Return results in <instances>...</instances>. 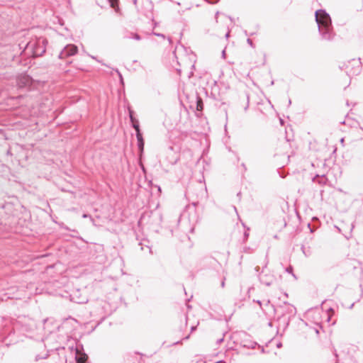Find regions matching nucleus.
I'll return each mask as SVG.
<instances>
[{
  "label": "nucleus",
  "mask_w": 363,
  "mask_h": 363,
  "mask_svg": "<svg viewBox=\"0 0 363 363\" xmlns=\"http://www.w3.org/2000/svg\"><path fill=\"white\" fill-rule=\"evenodd\" d=\"M168 40H169V43H172V40H171V38H168Z\"/></svg>",
  "instance_id": "nucleus-38"
},
{
  "label": "nucleus",
  "mask_w": 363,
  "mask_h": 363,
  "mask_svg": "<svg viewBox=\"0 0 363 363\" xmlns=\"http://www.w3.org/2000/svg\"><path fill=\"white\" fill-rule=\"evenodd\" d=\"M35 359H36V361H38L39 359H45V357H40L39 355H37Z\"/></svg>",
  "instance_id": "nucleus-23"
},
{
  "label": "nucleus",
  "mask_w": 363,
  "mask_h": 363,
  "mask_svg": "<svg viewBox=\"0 0 363 363\" xmlns=\"http://www.w3.org/2000/svg\"><path fill=\"white\" fill-rule=\"evenodd\" d=\"M153 34H154L155 35H157V36L161 37V38H162L163 39H164V38H165V35H164V34H162V33H153Z\"/></svg>",
  "instance_id": "nucleus-16"
},
{
  "label": "nucleus",
  "mask_w": 363,
  "mask_h": 363,
  "mask_svg": "<svg viewBox=\"0 0 363 363\" xmlns=\"http://www.w3.org/2000/svg\"><path fill=\"white\" fill-rule=\"evenodd\" d=\"M344 141H345L344 138H341V140H340V143H341V144H342V145H343Z\"/></svg>",
  "instance_id": "nucleus-29"
},
{
  "label": "nucleus",
  "mask_w": 363,
  "mask_h": 363,
  "mask_svg": "<svg viewBox=\"0 0 363 363\" xmlns=\"http://www.w3.org/2000/svg\"><path fill=\"white\" fill-rule=\"evenodd\" d=\"M229 36H230V31H228V32L226 33V35H225V38H229Z\"/></svg>",
  "instance_id": "nucleus-28"
},
{
  "label": "nucleus",
  "mask_w": 363,
  "mask_h": 363,
  "mask_svg": "<svg viewBox=\"0 0 363 363\" xmlns=\"http://www.w3.org/2000/svg\"><path fill=\"white\" fill-rule=\"evenodd\" d=\"M361 58H359L358 60H355L354 59H352L351 61L349 62V64H352V65H357L355 68L349 69V65H346L345 69L346 73L348 75H356L359 73L360 72V64H361Z\"/></svg>",
  "instance_id": "nucleus-6"
},
{
  "label": "nucleus",
  "mask_w": 363,
  "mask_h": 363,
  "mask_svg": "<svg viewBox=\"0 0 363 363\" xmlns=\"http://www.w3.org/2000/svg\"><path fill=\"white\" fill-rule=\"evenodd\" d=\"M132 123L133 128L135 129L136 132V138L138 140V147L140 152H143L145 145V141L143 138V135L141 133L139 121L136 119L133 121H130Z\"/></svg>",
  "instance_id": "nucleus-4"
},
{
  "label": "nucleus",
  "mask_w": 363,
  "mask_h": 363,
  "mask_svg": "<svg viewBox=\"0 0 363 363\" xmlns=\"http://www.w3.org/2000/svg\"><path fill=\"white\" fill-rule=\"evenodd\" d=\"M290 313H294V311H295L296 308L293 307L292 306H290Z\"/></svg>",
  "instance_id": "nucleus-22"
},
{
  "label": "nucleus",
  "mask_w": 363,
  "mask_h": 363,
  "mask_svg": "<svg viewBox=\"0 0 363 363\" xmlns=\"http://www.w3.org/2000/svg\"><path fill=\"white\" fill-rule=\"evenodd\" d=\"M78 52V48L74 44L67 45L59 54V58L65 59L67 57L76 55Z\"/></svg>",
  "instance_id": "nucleus-5"
},
{
  "label": "nucleus",
  "mask_w": 363,
  "mask_h": 363,
  "mask_svg": "<svg viewBox=\"0 0 363 363\" xmlns=\"http://www.w3.org/2000/svg\"><path fill=\"white\" fill-rule=\"evenodd\" d=\"M247 42L252 48L255 47L252 40L250 38H247Z\"/></svg>",
  "instance_id": "nucleus-17"
},
{
  "label": "nucleus",
  "mask_w": 363,
  "mask_h": 363,
  "mask_svg": "<svg viewBox=\"0 0 363 363\" xmlns=\"http://www.w3.org/2000/svg\"><path fill=\"white\" fill-rule=\"evenodd\" d=\"M216 363H225V362L224 361H223V360H220V361H218V362H217Z\"/></svg>",
  "instance_id": "nucleus-31"
},
{
  "label": "nucleus",
  "mask_w": 363,
  "mask_h": 363,
  "mask_svg": "<svg viewBox=\"0 0 363 363\" xmlns=\"http://www.w3.org/2000/svg\"><path fill=\"white\" fill-rule=\"evenodd\" d=\"M82 216H83V218H86V217H88V215L87 214H84Z\"/></svg>",
  "instance_id": "nucleus-34"
},
{
  "label": "nucleus",
  "mask_w": 363,
  "mask_h": 363,
  "mask_svg": "<svg viewBox=\"0 0 363 363\" xmlns=\"http://www.w3.org/2000/svg\"><path fill=\"white\" fill-rule=\"evenodd\" d=\"M362 129L363 130V128H362Z\"/></svg>",
  "instance_id": "nucleus-42"
},
{
  "label": "nucleus",
  "mask_w": 363,
  "mask_h": 363,
  "mask_svg": "<svg viewBox=\"0 0 363 363\" xmlns=\"http://www.w3.org/2000/svg\"><path fill=\"white\" fill-rule=\"evenodd\" d=\"M196 326H192V327L191 328V332H193L194 330H196Z\"/></svg>",
  "instance_id": "nucleus-27"
},
{
  "label": "nucleus",
  "mask_w": 363,
  "mask_h": 363,
  "mask_svg": "<svg viewBox=\"0 0 363 363\" xmlns=\"http://www.w3.org/2000/svg\"><path fill=\"white\" fill-rule=\"evenodd\" d=\"M119 77H120L121 82L123 84V79L122 75L120 73H119Z\"/></svg>",
  "instance_id": "nucleus-26"
},
{
  "label": "nucleus",
  "mask_w": 363,
  "mask_h": 363,
  "mask_svg": "<svg viewBox=\"0 0 363 363\" xmlns=\"http://www.w3.org/2000/svg\"><path fill=\"white\" fill-rule=\"evenodd\" d=\"M301 250L306 257H308L311 255V250L309 247L306 249L304 246H302Z\"/></svg>",
  "instance_id": "nucleus-11"
},
{
  "label": "nucleus",
  "mask_w": 363,
  "mask_h": 363,
  "mask_svg": "<svg viewBox=\"0 0 363 363\" xmlns=\"http://www.w3.org/2000/svg\"><path fill=\"white\" fill-rule=\"evenodd\" d=\"M108 1L110 3V6L113 9H116V7L118 6V0H108Z\"/></svg>",
  "instance_id": "nucleus-12"
},
{
  "label": "nucleus",
  "mask_w": 363,
  "mask_h": 363,
  "mask_svg": "<svg viewBox=\"0 0 363 363\" xmlns=\"http://www.w3.org/2000/svg\"><path fill=\"white\" fill-rule=\"evenodd\" d=\"M125 38H133V35H131V33H130V34H128V35H125Z\"/></svg>",
  "instance_id": "nucleus-24"
},
{
  "label": "nucleus",
  "mask_w": 363,
  "mask_h": 363,
  "mask_svg": "<svg viewBox=\"0 0 363 363\" xmlns=\"http://www.w3.org/2000/svg\"><path fill=\"white\" fill-rule=\"evenodd\" d=\"M179 343H180V341H178V342H174V345H177V344H179Z\"/></svg>",
  "instance_id": "nucleus-36"
},
{
  "label": "nucleus",
  "mask_w": 363,
  "mask_h": 363,
  "mask_svg": "<svg viewBox=\"0 0 363 363\" xmlns=\"http://www.w3.org/2000/svg\"><path fill=\"white\" fill-rule=\"evenodd\" d=\"M315 21L322 38L331 40L335 36L330 16L325 10L320 9L315 13Z\"/></svg>",
  "instance_id": "nucleus-1"
},
{
  "label": "nucleus",
  "mask_w": 363,
  "mask_h": 363,
  "mask_svg": "<svg viewBox=\"0 0 363 363\" xmlns=\"http://www.w3.org/2000/svg\"><path fill=\"white\" fill-rule=\"evenodd\" d=\"M168 155H173L169 160V162L172 164H175L177 160H178V156L176 155V153L174 152V149L172 147H169L168 148Z\"/></svg>",
  "instance_id": "nucleus-9"
},
{
  "label": "nucleus",
  "mask_w": 363,
  "mask_h": 363,
  "mask_svg": "<svg viewBox=\"0 0 363 363\" xmlns=\"http://www.w3.org/2000/svg\"><path fill=\"white\" fill-rule=\"evenodd\" d=\"M17 86L20 89L31 90L34 89L35 84L33 79L27 74H21L16 79Z\"/></svg>",
  "instance_id": "nucleus-3"
},
{
  "label": "nucleus",
  "mask_w": 363,
  "mask_h": 363,
  "mask_svg": "<svg viewBox=\"0 0 363 363\" xmlns=\"http://www.w3.org/2000/svg\"><path fill=\"white\" fill-rule=\"evenodd\" d=\"M203 108V100L200 96H196V110L198 111H202Z\"/></svg>",
  "instance_id": "nucleus-10"
},
{
  "label": "nucleus",
  "mask_w": 363,
  "mask_h": 363,
  "mask_svg": "<svg viewBox=\"0 0 363 363\" xmlns=\"http://www.w3.org/2000/svg\"><path fill=\"white\" fill-rule=\"evenodd\" d=\"M318 177H319V176H318V175H316V177H315V178H313V181H315V179H316V178H318Z\"/></svg>",
  "instance_id": "nucleus-35"
},
{
  "label": "nucleus",
  "mask_w": 363,
  "mask_h": 363,
  "mask_svg": "<svg viewBox=\"0 0 363 363\" xmlns=\"http://www.w3.org/2000/svg\"><path fill=\"white\" fill-rule=\"evenodd\" d=\"M48 40L43 38H39L28 42L25 48V52L31 54L33 57L42 56L46 50Z\"/></svg>",
  "instance_id": "nucleus-2"
},
{
  "label": "nucleus",
  "mask_w": 363,
  "mask_h": 363,
  "mask_svg": "<svg viewBox=\"0 0 363 363\" xmlns=\"http://www.w3.org/2000/svg\"><path fill=\"white\" fill-rule=\"evenodd\" d=\"M353 306H354V303L351 304L350 308H352L353 307Z\"/></svg>",
  "instance_id": "nucleus-39"
},
{
  "label": "nucleus",
  "mask_w": 363,
  "mask_h": 363,
  "mask_svg": "<svg viewBox=\"0 0 363 363\" xmlns=\"http://www.w3.org/2000/svg\"><path fill=\"white\" fill-rule=\"evenodd\" d=\"M206 1L211 4H215L219 1V0H206Z\"/></svg>",
  "instance_id": "nucleus-15"
},
{
  "label": "nucleus",
  "mask_w": 363,
  "mask_h": 363,
  "mask_svg": "<svg viewBox=\"0 0 363 363\" xmlns=\"http://www.w3.org/2000/svg\"><path fill=\"white\" fill-rule=\"evenodd\" d=\"M281 346V343L277 345V347H279Z\"/></svg>",
  "instance_id": "nucleus-41"
},
{
  "label": "nucleus",
  "mask_w": 363,
  "mask_h": 363,
  "mask_svg": "<svg viewBox=\"0 0 363 363\" xmlns=\"http://www.w3.org/2000/svg\"><path fill=\"white\" fill-rule=\"evenodd\" d=\"M286 272H287L288 273H292V272H293V268H292V267H291V266H290V267H287V268H286Z\"/></svg>",
  "instance_id": "nucleus-20"
},
{
  "label": "nucleus",
  "mask_w": 363,
  "mask_h": 363,
  "mask_svg": "<svg viewBox=\"0 0 363 363\" xmlns=\"http://www.w3.org/2000/svg\"><path fill=\"white\" fill-rule=\"evenodd\" d=\"M248 235H248V233H245V237H248Z\"/></svg>",
  "instance_id": "nucleus-37"
},
{
  "label": "nucleus",
  "mask_w": 363,
  "mask_h": 363,
  "mask_svg": "<svg viewBox=\"0 0 363 363\" xmlns=\"http://www.w3.org/2000/svg\"><path fill=\"white\" fill-rule=\"evenodd\" d=\"M256 302H257V303L260 306H262V303H261V301H259V300H258V301H257Z\"/></svg>",
  "instance_id": "nucleus-30"
},
{
  "label": "nucleus",
  "mask_w": 363,
  "mask_h": 363,
  "mask_svg": "<svg viewBox=\"0 0 363 363\" xmlns=\"http://www.w3.org/2000/svg\"><path fill=\"white\" fill-rule=\"evenodd\" d=\"M129 118H130V121H133L136 120V118L134 116V111L130 109H129Z\"/></svg>",
  "instance_id": "nucleus-13"
},
{
  "label": "nucleus",
  "mask_w": 363,
  "mask_h": 363,
  "mask_svg": "<svg viewBox=\"0 0 363 363\" xmlns=\"http://www.w3.org/2000/svg\"><path fill=\"white\" fill-rule=\"evenodd\" d=\"M176 69H177V71L178 72V73H179V74H180V72H181V69H178V68H177Z\"/></svg>",
  "instance_id": "nucleus-32"
},
{
  "label": "nucleus",
  "mask_w": 363,
  "mask_h": 363,
  "mask_svg": "<svg viewBox=\"0 0 363 363\" xmlns=\"http://www.w3.org/2000/svg\"><path fill=\"white\" fill-rule=\"evenodd\" d=\"M189 338V335L186 336L184 340H188Z\"/></svg>",
  "instance_id": "nucleus-33"
},
{
  "label": "nucleus",
  "mask_w": 363,
  "mask_h": 363,
  "mask_svg": "<svg viewBox=\"0 0 363 363\" xmlns=\"http://www.w3.org/2000/svg\"><path fill=\"white\" fill-rule=\"evenodd\" d=\"M259 281L262 284L269 286L275 281V277L271 274H262L259 275Z\"/></svg>",
  "instance_id": "nucleus-7"
},
{
  "label": "nucleus",
  "mask_w": 363,
  "mask_h": 363,
  "mask_svg": "<svg viewBox=\"0 0 363 363\" xmlns=\"http://www.w3.org/2000/svg\"><path fill=\"white\" fill-rule=\"evenodd\" d=\"M87 359V354L82 352L78 347H77L75 354L76 363H86Z\"/></svg>",
  "instance_id": "nucleus-8"
},
{
  "label": "nucleus",
  "mask_w": 363,
  "mask_h": 363,
  "mask_svg": "<svg viewBox=\"0 0 363 363\" xmlns=\"http://www.w3.org/2000/svg\"><path fill=\"white\" fill-rule=\"evenodd\" d=\"M222 57H223V58H225V50H223V52H222Z\"/></svg>",
  "instance_id": "nucleus-25"
},
{
  "label": "nucleus",
  "mask_w": 363,
  "mask_h": 363,
  "mask_svg": "<svg viewBox=\"0 0 363 363\" xmlns=\"http://www.w3.org/2000/svg\"><path fill=\"white\" fill-rule=\"evenodd\" d=\"M257 343L256 342H251L249 345H245L244 346L245 347H252V348H254L255 347V345H256Z\"/></svg>",
  "instance_id": "nucleus-18"
},
{
  "label": "nucleus",
  "mask_w": 363,
  "mask_h": 363,
  "mask_svg": "<svg viewBox=\"0 0 363 363\" xmlns=\"http://www.w3.org/2000/svg\"><path fill=\"white\" fill-rule=\"evenodd\" d=\"M131 35H133V39L137 40H140V36L138 33H131Z\"/></svg>",
  "instance_id": "nucleus-14"
},
{
  "label": "nucleus",
  "mask_w": 363,
  "mask_h": 363,
  "mask_svg": "<svg viewBox=\"0 0 363 363\" xmlns=\"http://www.w3.org/2000/svg\"><path fill=\"white\" fill-rule=\"evenodd\" d=\"M223 340H224V337H221V338L218 339V340H217V341H216V343H217L218 345H220L221 342H223Z\"/></svg>",
  "instance_id": "nucleus-19"
},
{
  "label": "nucleus",
  "mask_w": 363,
  "mask_h": 363,
  "mask_svg": "<svg viewBox=\"0 0 363 363\" xmlns=\"http://www.w3.org/2000/svg\"><path fill=\"white\" fill-rule=\"evenodd\" d=\"M334 354H335V355L336 357L337 356V353H336V350H335Z\"/></svg>",
  "instance_id": "nucleus-40"
},
{
  "label": "nucleus",
  "mask_w": 363,
  "mask_h": 363,
  "mask_svg": "<svg viewBox=\"0 0 363 363\" xmlns=\"http://www.w3.org/2000/svg\"><path fill=\"white\" fill-rule=\"evenodd\" d=\"M220 14V12L219 11H217L216 13V15H215V18H216V22L217 23L218 22V15Z\"/></svg>",
  "instance_id": "nucleus-21"
}]
</instances>
